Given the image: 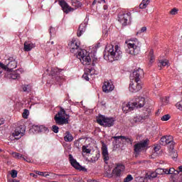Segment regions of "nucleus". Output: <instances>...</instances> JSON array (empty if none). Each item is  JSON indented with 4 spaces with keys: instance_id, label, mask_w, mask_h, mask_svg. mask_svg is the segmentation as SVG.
Masks as SVG:
<instances>
[{
    "instance_id": "nucleus-25",
    "label": "nucleus",
    "mask_w": 182,
    "mask_h": 182,
    "mask_svg": "<svg viewBox=\"0 0 182 182\" xmlns=\"http://www.w3.org/2000/svg\"><path fill=\"white\" fill-rule=\"evenodd\" d=\"M146 117L142 115H137L133 118L132 123H143L146 120Z\"/></svg>"
},
{
    "instance_id": "nucleus-33",
    "label": "nucleus",
    "mask_w": 182,
    "mask_h": 182,
    "mask_svg": "<svg viewBox=\"0 0 182 182\" xmlns=\"http://www.w3.org/2000/svg\"><path fill=\"white\" fill-rule=\"evenodd\" d=\"M71 4L75 8V9H77V8H80L82 6V3L77 0H73L71 1Z\"/></svg>"
},
{
    "instance_id": "nucleus-9",
    "label": "nucleus",
    "mask_w": 182,
    "mask_h": 182,
    "mask_svg": "<svg viewBox=\"0 0 182 182\" xmlns=\"http://www.w3.org/2000/svg\"><path fill=\"white\" fill-rule=\"evenodd\" d=\"M132 19V13L122 14L119 15L118 21L122 23V26H127V22Z\"/></svg>"
},
{
    "instance_id": "nucleus-23",
    "label": "nucleus",
    "mask_w": 182,
    "mask_h": 182,
    "mask_svg": "<svg viewBox=\"0 0 182 182\" xmlns=\"http://www.w3.org/2000/svg\"><path fill=\"white\" fill-rule=\"evenodd\" d=\"M141 116H142V117H145V120L149 119L151 116V109L144 107L143 114H141Z\"/></svg>"
},
{
    "instance_id": "nucleus-21",
    "label": "nucleus",
    "mask_w": 182,
    "mask_h": 182,
    "mask_svg": "<svg viewBox=\"0 0 182 182\" xmlns=\"http://www.w3.org/2000/svg\"><path fill=\"white\" fill-rule=\"evenodd\" d=\"M122 110L125 113H127V112H132V110H134V106L133 105V103L128 102L127 104H124L122 107Z\"/></svg>"
},
{
    "instance_id": "nucleus-30",
    "label": "nucleus",
    "mask_w": 182,
    "mask_h": 182,
    "mask_svg": "<svg viewBox=\"0 0 182 182\" xmlns=\"http://www.w3.org/2000/svg\"><path fill=\"white\" fill-rule=\"evenodd\" d=\"M150 4V0H142L141 3L139 4L140 9H146Z\"/></svg>"
},
{
    "instance_id": "nucleus-36",
    "label": "nucleus",
    "mask_w": 182,
    "mask_h": 182,
    "mask_svg": "<svg viewBox=\"0 0 182 182\" xmlns=\"http://www.w3.org/2000/svg\"><path fill=\"white\" fill-rule=\"evenodd\" d=\"M159 66H160V68H161V66L163 68H164V66H168V60H162L159 61Z\"/></svg>"
},
{
    "instance_id": "nucleus-38",
    "label": "nucleus",
    "mask_w": 182,
    "mask_h": 182,
    "mask_svg": "<svg viewBox=\"0 0 182 182\" xmlns=\"http://www.w3.org/2000/svg\"><path fill=\"white\" fill-rule=\"evenodd\" d=\"M92 149H87L85 145L82 146V153H86L87 154H90Z\"/></svg>"
},
{
    "instance_id": "nucleus-18",
    "label": "nucleus",
    "mask_w": 182,
    "mask_h": 182,
    "mask_svg": "<svg viewBox=\"0 0 182 182\" xmlns=\"http://www.w3.org/2000/svg\"><path fill=\"white\" fill-rule=\"evenodd\" d=\"M124 165L117 164V166L112 171V174H114V176H116V177H120V176H122V173L124 171Z\"/></svg>"
},
{
    "instance_id": "nucleus-7",
    "label": "nucleus",
    "mask_w": 182,
    "mask_h": 182,
    "mask_svg": "<svg viewBox=\"0 0 182 182\" xmlns=\"http://www.w3.org/2000/svg\"><path fill=\"white\" fill-rule=\"evenodd\" d=\"M144 75V71L143 69L139 68H136L133 73L130 75L131 80H135L136 82H141L140 79Z\"/></svg>"
},
{
    "instance_id": "nucleus-29",
    "label": "nucleus",
    "mask_w": 182,
    "mask_h": 182,
    "mask_svg": "<svg viewBox=\"0 0 182 182\" xmlns=\"http://www.w3.org/2000/svg\"><path fill=\"white\" fill-rule=\"evenodd\" d=\"M170 157L176 161L177 160V157H178V154H177V151L174 149H171L169 152Z\"/></svg>"
},
{
    "instance_id": "nucleus-37",
    "label": "nucleus",
    "mask_w": 182,
    "mask_h": 182,
    "mask_svg": "<svg viewBox=\"0 0 182 182\" xmlns=\"http://www.w3.org/2000/svg\"><path fill=\"white\" fill-rule=\"evenodd\" d=\"M31 90H32V87H31V85H23V91L26 92V93H29V92H31Z\"/></svg>"
},
{
    "instance_id": "nucleus-45",
    "label": "nucleus",
    "mask_w": 182,
    "mask_h": 182,
    "mask_svg": "<svg viewBox=\"0 0 182 182\" xmlns=\"http://www.w3.org/2000/svg\"><path fill=\"white\" fill-rule=\"evenodd\" d=\"M52 131L54 133H59V127L56 125H53L52 126Z\"/></svg>"
},
{
    "instance_id": "nucleus-2",
    "label": "nucleus",
    "mask_w": 182,
    "mask_h": 182,
    "mask_svg": "<svg viewBox=\"0 0 182 182\" xmlns=\"http://www.w3.org/2000/svg\"><path fill=\"white\" fill-rule=\"evenodd\" d=\"M105 52L104 54V59L108 60L109 62H114V60H119L122 59L123 53L120 50L119 46L109 45L105 48Z\"/></svg>"
},
{
    "instance_id": "nucleus-31",
    "label": "nucleus",
    "mask_w": 182,
    "mask_h": 182,
    "mask_svg": "<svg viewBox=\"0 0 182 182\" xmlns=\"http://www.w3.org/2000/svg\"><path fill=\"white\" fill-rule=\"evenodd\" d=\"M155 171H156L157 176H161L163 174H167V173H166L167 168H159L156 169Z\"/></svg>"
},
{
    "instance_id": "nucleus-43",
    "label": "nucleus",
    "mask_w": 182,
    "mask_h": 182,
    "mask_svg": "<svg viewBox=\"0 0 182 182\" xmlns=\"http://www.w3.org/2000/svg\"><path fill=\"white\" fill-rule=\"evenodd\" d=\"M133 180V176L132 175H127V176L124 179V182H130Z\"/></svg>"
},
{
    "instance_id": "nucleus-41",
    "label": "nucleus",
    "mask_w": 182,
    "mask_h": 182,
    "mask_svg": "<svg viewBox=\"0 0 182 182\" xmlns=\"http://www.w3.org/2000/svg\"><path fill=\"white\" fill-rule=\"evenodd\" d=\"M147 31V27H142L139 31H137L136 35H140L141 33H144Z\"/></svg>"
},
{
    "instance_id": "nucleus-10",
    "label": "nucleus",
    "mask_w": 182,
    "mask_h": 182,
    "mask_svg": "<svg viewBox=\"0 0 182 182\" xmlns=\"http://www.w3.org/2000/svg\"><path fill=\"white\" fill-rule=\"evenodd\" d=\"M69 160L71 166L74 167V168H76V170H80V171H87L86 168L82 166L76 159H73V156H72V154L69 155Z\"/></svg>"
},
{
    "instance_id": "nucleus-50",
    "label": "nucleus",
    "mask_w": 182,
    "mask_h": 182,
    "mask_svg": "<svg viewBox=\"0 0 182 182\" xmlns=\"http://www.w3.org/2000/svg\"><path fill=\"white\" fill-rule=\"evenodd\" d=\"M54 31H55V28H53V27H50L49 29L50 33L52 34V32H54Z\"/></svg>"
},
{
    "instance_id": "nucleus-54",
    "label": "nucleus",
    "mask_w": 182,
    "mask_h": 182,
    "mask_svg": "<svg viewBox=\"0 0 182 182\" xmlns=\"http://www.w3.org/2000/svg\"><path fill=\"white\" fill-rule=\"evenodd\" d=\"M179 173H180V171L175 170V172L173 173V174H178Z\"/></svg>"
},
{
    "instance_id": "nucleus-13",
    "label": "nucleus",
    "mask_w": 182,
    "mask_h": 182,
    "mask_svg": "<svg viewBox=\"0 0 182 182\" xmlns=\"http://www.w3.org/2000/svg\"><path fill=\"white\" fill-rule=\"evenodd\" d=\"M58 4L65 14H69V12H73L75 11V9L70 7L65 0H59Z\"/></svg>"
},
{
    "instance_id": "nucleus-34",
    "label": "nucleus",
    "mask_w": 182,
    "mask_h": 182,
    "mask_svg": "<svg viewBox=\"0 0 182 182\" xmlns=\"http://www.w3.org/2000/svg\"><path fill=\"white\" fill-rule=\"evenodd\" d=\"M11 156L14 157V159H23V160H26L25 157L22 156V154L18 153V152H12Z\"/></svg>"
},
{
    "instance_id": "nucleus-8",
    "label": "nucleus",
    "mask_w": 182,
    "mask_h": 182,
    "mask_svg": "<svg viewBox=\"0 0 182 182\" xmlns=\"http://www.w3.org/2000/svg\"><path fill=\"white\" fill-rule=\"evenodd\" d=\"M141 81L132 80L129 83V92L132 93H137L139 90H141L142 87Z\"/></svg>"
},
{
    "instance_id": "nucleus-51",
    "label": "nucleus",
    "mask_w": 182,
    "mask_h": 182,
    "mask_svg": "<svg viewBox=\"0 0 182 182\" xmlns=\"http://www.w3.org/2000/svg\"><path fill=\"white\" fill-rule=\"evenodd\" d=\"M4 123H5V120H4V119H0V126H1V124H4Z\"/></svg>"
},
{
    "instance_id": "nucleus-27",
    "label": "nucleus",
    "mask_w": 182,
    "mask_h": 182,
    "mask_svg": "<svg viewBox=\"0 0 182 182\" xmlns=\"http://www.w3.org/2000/svg\"><path fill=\"white\" fill-rule=\"evenodd\" d=\"M65 134V135L64 136V140L67 143H70L71 141H73V135H72L70 132L67 131Z\"/></svg>"
},
{
    "instance_id": "nucleus-44",
    "label": "nucleus",
    "mask_w": 182,
    "mask_h": 182,
    "mask_svg": "<svg viewBox=\"0 0 182 182\" xmlns=\"http://www.w3.org/2000/svg\"><path fill=\"white\" fill-rule=\"evenodd\" d=\"M28 116H29V111L28 109H24L23 112V119H28Z\"/></svg>"
},
{
    "instance_id": "nucleus-4",
    "label": "nucleus",
    "mask_w": 182,
    "mask_h": 182,
    "mask_svg": "<svg viewBox=\"0 0 182 182\" xmlns=\"http://www.w3.org/2000/svg\"><path fill=\"white\" fill-rule=\"evenodd\" d=\"M125 43L127 45V48H126L127 53L129 55H139L140 53V46H139V40L137 38L126 41Z\"/></svg>"
},
{
    "instance_id": "nucleus-42",
    "label": "nucleus",
    "mask_w": 182,
    "mask_h": 182,
    "mask_svg": "<svg viewBox=\"0 0 182 182\" xmlns=\"http://www.w3.org/2000/svg\"><path fill=\"white\" fill-rule=\"evenodd\" d=\"M175 171L174 168H166V174H174Z\"/></svg>"
},
{
    "instance_id": "nucleus-60",
    "label": "nucleus",
    "mask_w": 182,
    "mask_h": 182,
    "mask_svg": "<svg viewBox=\"0 0 182 182\" xmlns=\"http://www.w3.org/2000/svg\"><path fill=\"white\" fill-rule=\"evenodd\" d=\"M49 43H50V42H48V43H47V45H49Z\"/></svg>"
},
{
    "instance_id": "nucleus-52",
    "label": "nucleus",
    "mask_w": 182,
    "mask_h": 182,
    "mask_svg": "<svg viewBox=\"0 0 182 182\" xmlns=\"http://www.w3.org/2000/svg\"><path fill=\"white\" fill-rule=\"evenodd\" d=\"M95 4H97V0H94L92 2V6H95Z\"/></svg>"
},
{
    "instance_id": "nucleus-58",
    "label": "nucleus",
    "mask_w": 182,
    "mask_h": 182,
    "mask_svg": "<svg viewBox=\"0 0 182 182\" xmlns=\"http://www.w3.org/2000/svg\"><path fill=\"white\" fill-rule=\"evenodd\" d=\"M166 103H168V97H166Z\"/></svg>"
},
{
    "instance_id": "nucleus-35",
    "label": "nucleus",
    "mask_w": 182,
    "mask_h": 182,
    "mask_svg": "<svg viewBox=\"0 0 182 182\" xmlns=\"http://www.w3.org/2000/svg\"><path fill=\"white\" fill-rule=\"evenodd\" d=\"M35 174L38 176H41L42 177H49L50 176L49 173H46L47 172H42L39 171H34Z\"/></svg>"
},
{
    "instance_id": "nucleus-49",
    "label": "nucleus",
    "mask_w": 182,
    "mask_h": 182,
    "mask_svg": "<svg viewBox=\"0 0 182 182\" xmlns=\"http://www.w3.org/2000/svg\"><path fill=\"white\" fill-rule=\"evenodd\" d=\"M30 176H31V177H33L34 178H38V174H35V173H30Z\"/></svg>"
},
{
    "instance_id": "nucleus-56",
    "label": "nucleus",
    "mask_w": 182,
    "mask_h": 182,
    "mask_svg": "<svg viewBox=\"0 0 182 182\" xmlns=\"http://www.w3.org/2000/svg\"><path fill=\"white\" fill-rule=\"evenodd\" d=\"M103 8L106 11V9H107V5H104Z\"/></svg>"
},
{
    "instance_id": "nucleus-22",
    "label": "nucleus",
    "mask_w": 182,
    "mask_h": 182,
    "mask_svg": "<svg viewBox=\"0 0 182 182\" xmlns=\"http://www.w3.org/2000/svg\"><path fill=\"white\" fill-rule=\"evenodd\" d=\"M93 70H95V68H93L90 67L88 68H86V71L82 75L83 79H85V80L89 81V75H93V73H95Z\"/></svg>"
},
{
    "instance_id": "nucleus-55",
    "label": "nucleus",
    "mask_w": 182,
    "mask_h": 182,
    "mask_svg": "<svg viewBox=\"0 0 182 182\" xmlns=\"http://www.w3.org/2000/svg\"><path fill=\"white\" fill-rule=\"evenodd\" d=\"M100 1H101V4H102V2L103 4H106V0H100Z\"/></svg>"
},
{
    "instance_id": "nucleus-19",
    "label": "nucleus",
    "mask_w": 182,
    "mask_h": 182,
    "mask_svg": "<svg viewBox=\"0 0 182 182\" xmlns=\"http://www.w3.org/2000/svg\"><path fill=\"white\" fill-rule=\"evenodd\" d=\"M171 141H173V136L171 135H166L161 138L160 144H161V146H167V144H170Z\"/></svg>"
},
{
    "instance_id": "nucleus-17",
    "label": "nucleus",
    "mask_w": 182,
    "mask_h": 182,
    "mask_svg": "<svg viewBox=\"0 0 182 182\" xmlns=\"http://www.w3.org/2000/svg\"><path fill=\"white\" fill-rule=\"evenodd\" d=\"M102 90L105 93H109V92H113L114 90V85L112 81H105L102 86Z\"/></svg>"
},
{
    "instance_id": "nucleus-62",
    "label": "nucleus",
    "mask_w": 182,
    "mask_h": 182,
    "mask_svg": "<svg viewBox=\"0 0 182 182\" xmlns=\"http://www.w3.org/2000/svg\"><path fill=\"white\" fill-rule=\"evenodd\" d=\"M0 151H2V149H0Z\"/></svg>"
},
{
    "instance_id": "nucleus-3",
    "label": "nucleus",
    "mask_w": 182,
    "mask_h": 182,
    "mask_svg": "<svg viewBox=\"0 0 182 182\" xmlns=\"http://www.w3.org/2000/svg\"><path fill=\"white\" fill-rule=\"evenodd\" d=\"M70 115L66 114L65 109L60 107L58 112L55 115L54 120L58 126H64L69 124V119Z\"/></svg>"
},
{
    "instance_id": "nucleus-39",
    "label": "nucleus",
    "mask_w": 182,
    "mask_h": 182,
    "mask_svg": "<svg viewBox=\"0 0 182 182\" xmlns=\"http://www.w3.org/2000/svg\"><path fill=\"white\" fill-rule=\"evenodd\" d=\"M170 114H165L161 118V120L162 122H167V120H170Z\"/></svg>"
},
{
    "instance_id": "nucleus-14",
    "label": "nucleus",
    "mask_w": 182,
    "mask_h": 182,
    "mask_svg": "<svg viewBox=\"0 0 182 182\" xmlns=\"http://www.w3.org/2000/svg\"><path fill=\"white\" fill-rule=\"evenodd\" d=\"M112 139L114 140V141H116V143H120V141H122V143H129V144H133V139L125 136H112Z\"/></svg>"
},
{
    "instance_id": "nucleus-28",
    "label": "nucleus",
    "mask_w": 182,
    "mask_h": 182,
    "mask_svg": "<svg viewBox=\"0 0 182 182\" xmlns=\"http://www.w3.org/2000/svg\"><path fill=\"white\" fill-rule=\"evenodd\" d=\"M11 79H13L14 80H19L21 79V75H19V73H18V70L16 71H13L11 73H9V76Z\"/></svg>"
},
{
    "instance_id": "nucleus-57",
    "label": "nucleus",
    "mask_w": 182,
    "mask_h": 182,
    "mask_svg": "<svg viewBox=\"0 0 182 182\" xmlns=\"http://www.w3.org/2000/svg\"><path fill=\"white\" fill-rule=\"evenodd\" d=\"M97 4H102V1L100 0L97 1Z\"/></svg>"
},
{
    "instance_id": "nucleus-12",
    "label": "nucleus",
    "mask_w": 182,
    "mask_h": 182,
    "mask_svg": "<svg viewBox=\"0 0 182 182\" xmlns=\"http://www.w3.org/2000/svg\"><path fill=\"white\" fill-rule=\"evenodd\" d=\"M132 105H134V107L141 108V107H143V106H144L146 103V100L143 97H137L134 98L132 100Z\"/></svg>"
},
{
    "instance_id": "nucleus-47",
    "label": "nucleus",
    "mask_w": 182,
    "mask_h": 182,
    "mask_svg": "<svg viewBox=\"0 0 182 182\" xmlns=\"http://www.w3.org/2000/svg\"><path fill=\"white\" fill-rule=\"evenodd\" d=\"M170 14L171 15H176V14H177V9H173L172 10H171Z\"/></svg>"
},
{
    "instance_id": "nucleus-16",
    "label": "nucleus",
    "mask_w": 182,
    "mask_h": 182,
    "mask_svg": "<svg viewBox=\"0 0 182 182\" xmlns=\"http://www.w3.org/2000/svg\"><path fill=\"white\" fill-rule=\"evenodd\" d=\"M149 141V139H146L141 142H140L139 144H136L134 145V151L136 153V157H137V154H139V153H140V151H141L142 149H144V147H146L147 146V142Z\"/></svg>"
},
{
    "instance_id": "nucleus-11",
    "label": "nucleus",
    "mask_w": 182,
    "mask_h": 182,
    "mask_svg": "<svg viewBox=\"0 0 182 182\" xmlns=\"http://www.w3.org/2000/svg\"><path fill=\"white\" fill-rule=\"evenodd\" d=\"M26 129L23 126L21 125L17 127L15 131L13 132L12 136L15 137L16 140H19L25 134Z\"/></svg>"
},
{
    "instance_id": "nucleus-32",
    "label": "nucleus",
    "mask_w": 182,
    "mask_h": 182,
    "mask_svg": "<svg viewBox=\"0 0 182 182\" xmlns=\"http://www.w3.org/2000/svg\"><path fill=\"white\" fill-rule=\"evenodd\" d=\"M149 63H153L154 62L156 58H154V50H151L149 53Z\"/></svg>"
},
{
    "instance_id": "nucleus-26",
    "label": "nucleus",
    "mask_w": 182,
    "mask_h": 182,
    "mask_svg": "<svg viewBox=\"0 0 182 182\" xmlns=\"http://www.w3.org/2000/svg\"><path fill=\"white\" fill-rule=\"evenodd\" d=\"M85 31H86V24H80L78 28V31L77 33V36L80 37L83 33H85Z\"/></svg>"
},
{
    "instance_id": "nucleus-20",
    "label": "nucleus",
    "mask_w": 182,
    "mask_h": 182,
    "mask_svg": "<svg viewBox=\"0 0 182 182\" xmlns=\"http://www.w3.org/2000/svg\"><path fill=\"white\" fill-rule=\"evenodd\" d=\"M102 154L103 157V160L106 164H107V161H109V151H107V146L106 144H103L102 147Z\"/></svg>"
},
{
    "instance_id": "nucleus-6",
    "label": "nucleus",
    "mask_w": 182,
    "mask_h": 182,
    "mask_svg": "<svg viewBox=\"0 0 182 182\" xmlns=\"http://www.w3.org/2000/svg\"><path fill=\"white\" fill-rule=\"evenodd\" d=\"M114 122H116L114 118L106 117L103 115H101L97 118V123L100 124V126H103L104 127H112V126H114Z\"/></svg>"
},
{
    "instance_id": "nucleus-53",
    "label": "nucleus",
    "mask_w": 182,
    "mask_h": 182,
    "mask_svg": "<svg viewBox=\"0 0 182 182\" xmlns=\"http://www.w3.org/2000/svg\"><path fill=\"white\" fill-rule=\"evenodd\" d=\"M178 170H179V171L182 172V166L178 167Z\"/></svg>"
},
{
    "instance_id": "nucleus-48",
    "label": "nucleus",
    "mask_w": 182,
    "mask_h": 182,
    "mask_svg": "<svg viewBox=\"0 0 182 182\" xmlns=\"http://www.w3.org/2000/svg\"><path fill=\"white\" fill-rule=\"evenodd\" d=\"M39 129H40V132H46L48 130V128H46V127H45L43 126H41L39 127Z\"/></svg>"
},
{
    "instance_id": "nucleus-24",
    "label": "nucleus",
    "mask_w": 182,
    "mask_h": 182,
    "mask_svg": "<svg viewBox=\"0 0 182 182\" xmlns=\"http://www.w3.org/2000/svg\"><path fill=\"white\" fill-rule=\"evenodd\" d=\"M35 46V43H33L29 41H26L24 43V50L25 52H30V50H32V49H33Z\"/></svg>"
},
{
    "instance_id": "nucleus-15",
    "label": "nucleus",
    "mask_w": 182,
    "mask_h": 182,
    "mask_svg": "<svg viewBox=\"0 0 182 182\" xmlns=\"http://www.w3.org/2000/svg\"><path fill=\"white\" fill-rule=\"evenodd\" d=\"M63 71V69H59L58 68H53L51 69V75L52 76H56L55 80L57 82H62L65 78L63 76H60V72Z\"/></svg>"
},
{
    "instance_id": "nucleus-1",
    "label": "nucleus",
    "mask_w": 182,
    "mask_h": 182,
    "mask_svg": "<svg viewBox=\"0 0 182 182\" xmlns=\"http://www.w3.org/2000/svg\"><path fill=\"white\" fill-rule=\"evenodd\" d=\"M70 50L72 53H77V58L80 59L82 65L89 66L92 63V59L89 53L86 50L80 49V43H77L76 40H73L70 44Z\"/></svg>"
},
{
    "instance_id": "nucleus-59",
    "label": "nucleus",
    "mask_w": 182,
    "mask_h": 182,
    "mask_svg": "<svg viewBox=\"0 0 182 182\" xmlns=\"http://www.w3.org/2000/svg\"><path fill=\"white\" fill-rule=\"evenodd\" d=\"M53 43H55L53 41L50 42V45H53Z\"/></svg>"
},
{
    "instance_id": "nucleus-40",
    "label": "nucleus",
    "mask_w": 182,
    "mask_h": 182,
    "mask_svg": "<svg viewBox=\"0 0 182 182\" xmlns=\"http://www.w3.org/2000/svg\"><path fill=\"white\" fill-rule=\"evenodd\" d=\"M11 176L12 178H16V177H18V171L12 170L11 173Z\"/></svg>"
},
{
    "instance_id": "nucleus-46",
    "label": "nucleus",
    "mask_w": 182,
    "mask_h": 182,
    "mask_svg": "<svg viewBox=\"0 0 182 182\" xmlns=\"http://www.w3.org/2000/svg\"><path fill=\"white\" fill-rule=\"evenodd\" d=\"M157 177V172L155 171L154 172H152L149 176V178L151 180V178H156Z\"/></svg>"
},
{
    "instance_id": "nucleus-63",
    "label": "nucleus",
    "mask_w": 182,
    "mask_h": 182,
    "mask_svg": "<svg viewBox=\"0 0 182 182\" xmlns=\"http://www.w3.org/2000/svg\"><path fill=\"white\" fill-rule=\"evenodd\" d=\"M73 0H71V2H73Z\"/></svg>"
},
{
    "instance_id": "nucleus-61",
    "label": "nucleus",
    "mask_w": 182,
    "mask_h": 182,
    "mask_svg": "<svg viewBox=\"0 0 182 182\" xmlns=\"http://www.w3.org/2000/svg\"><path fill=\"white\" fill-rule=\"evenodd\" d=\"M92 66H95V63H92Z\"/></svg>"
},
{
    "instance_id": "nucleus-5",
    "label": "nucleus",
    "mask_w": 182,
    "mask_h": 182,
    "mask_svg": "<svg viewBox=\"0 0 182 182\" xmlns=\"http://www.w3.org/2000/svg\"><path fill=\"white\" fill-rule=\"evenodd\" d=\"M16 66H18V62H16V60L13 57H10L8 59L6 65L0 62V75L2 73V70H5L6 72H11V70L15 69Z\"/></svg>"
}]
</instances>
